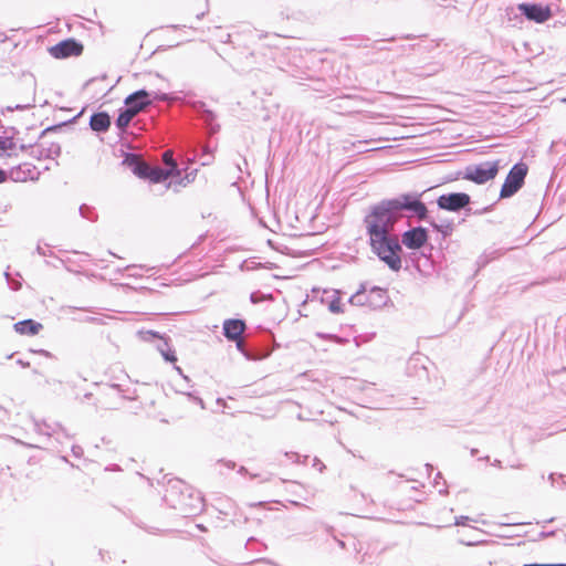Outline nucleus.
Here are the masks:
<instances>
[{"instance_id": "9d476101", "label": "nucleus", "mask_w": 566, "mask_h": 566, "mask_svg": "<svg viewBox=\"0 0 566 566\" xmlns=\"http://www.w3.org/2000/svg\"><path fill=\"white\" fill-rule=\"evenodd\" d=\"M471 203V197L467 192H449L437 198L439 209L449 212H460Z\"/></svg>"}, {"instance_id": "f8f14e48", "label": "nucleus", "mask_w": 566, "mask_h": 566, "mask_svg": "<svg viewBox=\"0 0 566 566\" xmlns=\"http://www.w3.org/2000/svg\"><path fill=\"white\" fill-rule=\"evenodd\" d=\"M429 231L422 226H417L406 230L401 234V245L403 244L407 249L419 250L428 243Z\"/></svg>"}, {"instance_id": "13d9d810", "label": "nucleus", "mask_w": 566, "mask_h": 566, "mask_svg": "<svg viewBox=\"0 0 566 566\" xmlns=\"http://www.w3.org/2000/svg\"><path fill=\"white\" fill-rule=\"evenodd\" d=\"M554 534H555V531L541 532L539 536L541 537H548V536H553Z\"/></svg>"}, {"instance_id": "9b49d317", "label": "nucleus", "mask_w": 566, "mask_h": 566, "mask_svg": "<svg viewBox=\"0 0 566 566\" xmlns=\"http://www.w3.org/2000/svg\"><path fill=\"white\" fill-rule=\"evenodd\" d=\"M518 12L527 20L544 23L553 17L549 6L536 2H522L517 4Z\"/></svg>"}, {"instance_id": "1a4fd4ad", "label": "nucleus", "mask_w": 566, "mask_h": 566, "mask_svg": "<svg viewBox=\"0 0 566 566\" xmlns=\"http://www.w3.org/2000/svg\"><path fill=\"white\" fill-rule=\"evenodd\" d=\"M83 51V43L75 38H67L48 48L50 55L56 60L80 56Z\"/></svg>"}, {"instance_id": "2eb2a0df", "label": "nucleus", "mask_w": 566, "mask_h": 566, "mask_svg": "<svg viewBox=\"0 0 566 566\" xmlns=\"http://www.w3.org/2000/svg\"><path fill=\"white\" fill-rule=\"evenodd\" d=\"M247 328L244 319L241 318H228L223 322L222 331L223 336L228 340H239L243 332Z\"/></svg>"}, {"instance_id": "c9c22d12", "label": "nucleus", "mask_w": 566, "mask_h": 566, "mask_svg": "<svg viewBox=\"0 0 566 566\" xmlns=\"http://www.w3.org/2000/svg\"><path fill=\"white\" fill-rule=\"evenodd\" d=\"M268 300H273L272 294H264L261 291H254L250 294V302L252 304H259Z\"/></svg>"}, {"instance_id": "7ed1b4c3", "label": "nucleus", "mask_w": 566, "mask_h": 566, "mask_svg": "<svg viewBox=\"0 0 566 566\" xmlns=\"http://www.w3.org/2000/svg\"><path fill=\"white\" fill-rule=\"evenodd\" d=\"M164 501L186 517L201 513L205 506L201 493L178 479L168 482Z\"/></svg>"}, {"instance_id": "6e6552de", "label": "nucleus", "mask_w": 566, "mask_h": 566, "mask_svg": "<svg viewBox=\"0 0 566 566\" xmlns=\"http://www.w3.org/2000/svg\"><path fill=\"white\" fill-rule=\"evenodd\" d=\"M528 167L523 161L516 163L510 169L501 187L500 199L513 197L524 186Z\"/></svg>"}, {"instance_id": "58836bf2", "label": "nucleus", "mask_w": 566, "mask_h": 566, "mask_svg": "<svg viewBox=\"0 0 566 566\" xmlns=\"http://www.w3.org/2000/svg\"><path fill=\"white\" fill-rule=\"evenodd\" d=\"M200 159H201V165L207 166L212 161L213 155L210 150H203L200 156Z\"/></svg>"}, {"instance_id": "37998d69", "label": "nucleus", "mask_w": 566, "mask_h": 566, "mask_svg": "<svg viewBox=\"0 0 566 566\" xmlns=\"http://www.w3.org/2000/svg\"><path fill=\"white\" fill-rule=\"evenodd\" d=\"M31 107H32V104H24V105L17 104L14 106H7V111H9V112H12L14 109L22 111V109H30Z\"/></svg>"}, {"instance_id": "72a5a7b5", "label": "nucleus", "mask_w": 566, "mask_h": 566, "mask_svg": "<svg viewBox=\"0 0 566 566\" xmlns=\"http://www.w3.org/2000/svg\"><path fill=\"white\" fill-rule=\"evenodd\" d=\"M78 211L81 217L84 219H87L92 222L97 220V213L95 212V209L88 205L83 203L80 206Z\"/></svg>"}, {"instance_id": "338daca9", "label": "nucleus", "mask_w": 566, "mask_h": 566, "mask_svg": "<svg viewBox=\"0 0 566 566\" xmlns=\"http://www.w3.org/2000/svg\"><path fill=\"white\" fill-rule=\"evenodd\" d=\"M238 472H239L240 474H245V473H248V470H247V468H244V467H240V468H239V470H238Z\"/></svg>"}, {"instance_id": "f03ea898", "label": "nucleus", "mask_w": 566, "mask_h": 566, "mask_svg": "<svg viewBox=\"0 0 566 566\" xmlns=\"http://www.w3.org/2000/svg\"><path fill=\"white\" fill-rule=\"evenodd\" d=\"M369 245L374 254L391 271L401 269L402 247L397 235L392 234V227L380 222L369 216L364 219Z\"/></svg>"}, {"instance_id": "4be33fe9", "label": "nucleus", "mask_w": 566, "mask_h": 566, "mask_svg": "<svg viewBox=\"0 0 566 566\" xmlns=\"http://www.w3.org/2000/svg\"><path fill=\"white\" fill-rule=\"evenodd\" d=\"M169 177H172L171 171L158 166H151L149 177L147 178V180H149L153 184H159L164 182Z\"/></svg>"}, {"instance_id": "864d4df0", "label": "nucleus", "mask_w": 566, "mask_h": 566, "mask_svg": "<svg viewBox=\"0 0 566 566\" xmlns=\"http://www.w3.org/2000/svg\"><path fill=\"white\" fill-rule=\"evenodd\" d=\"M462 211H464L465 216H471V214H473L474 210L471 208V203H470L465 208H463Z\"/></svg>"}, {"instance_id": "473e14b6", "label": "nucleus", "mask_w": 566, "mask_h": 566, "mask_svg": "<svg viewBox=\"0 0 566 566\" xmlns=\"http://www.w3.org/2000/svg\"><path fill=\"white\" fill-rule=\"evenodd\" d=\"M83 111H81L76 116H74L71 120L69 122H62V123H59V124H54V125H51V126H46L42 133L40 134V136L38 138H43L49 132H56L59 129H62L64 126H66L69 123H74L81 115H82Z\"/></svg>"}, {"instance_id": "c03bdc74", "label": "nucleus", "mask_w": 566, "mask_h": 566, "mask_svg": "<svg viewBox=\"0 0 566 566\" xmlns=\"http://www.w3.org/2000/svg\"><path fill=\"white\" fill-rule=\"evenodd\" d=\"M39 155H38V176L40 175V170L43 169V170H48L49 169V166L48 165H39V163L41 161V157L43 156L44 154V149H41V150H38Z\"/></svg>"}, {"instance_id": "39448f33", "label": "nucleus", "mask_w": 566, "mask_h": 566, "mask_svg": "<svg viewBox=\"0 0 566 566\" xmlns=\"http://www.w3.org/2000/svg\"><path fill=\"white\" fill-rule=\"evenodd\" d=\"M180 94L182 95L171 96L168 93L150 92L151 105L154 102H180L182 105L188 106L196 114V116L203 122L210 135L218 133L220 126L216 123V114L207 107L206 103L202 101L193 99L191 93L180 92Z\"/></svg>"}, {"instance_id": "aec40b11", "label": "nucleus", "mask_w": 566, "mask_h": 566, "mask_svg": "<svg viewBox=\"0 0 566 566\" xmlns=\"http://www.w3.org/2000/svg\"><path fill=\"white\" fill-rule=\"evenodd\" d=\"M136 115L133 114L125 105L118 109V116L115 120V125L120 133H125L129 123Z\"/></svg>"}, {"instance_id": "f257e3e1", "label": "nucleus", "mask_w": 566, "mask_h": 566, "mask_svg": "<svg viewBox=\"0 0 566 566\" xmlns=\"http://www.w3.org/2000/svg\"><path fill=\"white\" fill-rule=\"evenodd\" d=\"M423 192H405L395 198L384 199L370 208L367 214L380 222L395 228L402 218H415L419 221L428 220V207L422 201Z\"/></svg>"}, {"instance_id": "f3484780", "label": "nucleus", "mask_w": 566, "mask_h": 566, "mask_svg": "<svg viewBox=\"0 0 566 566\" xmlns=\"http://www.w3.org/2000/svg\"><path fill=\"white\" fill-rule=\"evenodd\" d=\"M389 295L386 289L373 286L368 292V307L378 310L387 305Z\"/></svg>"}, {"instance_id": "774afa93", "label": "nucleus", "mask_w": 566, "mask_h": 566, "mask_svg": "<svg viewBox=\"0 0 566 566\" xmlns=\"http://www.w3.org/2000/svg\"><path fill=\"white\" fill-rule=\"evenodd\" d=\"M470 453H471L472 457H475L479 453V450L475 449V448H472Z\"/></svg>"}, {"instance_id": "7c9ffc66", "label": "nucleus", "mask_w": 566, "mask_h": 566, "mask_svg": "<svg viewBox=\"0 0 566 566\" xmlns=\"http://www.w3.org/2000/svg\"><path fill=\"white\" fill-rule=\"evenodd\" d=\"M188 387L189 386H187V387L180 386V389L178 390V392L180 395L186 396L189 401L199 405L201 409H205L206 406H205L203 400L195 391H189Z\"/></svg>"}, {"instance_id": "2f4dec72", "label": "nucleus", "mask_w": 566, "mask_h": 566, "mask_svg": "<svg viewBox=\"0 0 566 566\" xmlns=\"http://www.w3.org/2000/svg\"><path fill=\"white\" fill-rule=\"evenodd\" d=\"M158 349L160 350L163 358L166 361L175 363L177 360L175 352L170 349L168 342L166 339H164L163 345L158 346Z\"/></svg>"}, {"instance_id": "cd10ccee", "label": "nucleus", "mask_w": 566, "mask_h": 566, "mask_svg": "<svg viewBox=\"0 0 566 566\" xmlns=\"http://www.w3.org/2000/svg\"><path fill=\"white\" fill-rule=\"evenodd\" d=\"M15 148V143L12 137L0 136V157L10 156L11 151Z\"/></svg>"}, {"instance_id": "412c9836", "label": "nucleus", "mask_w": 566, "mask_h": 566, "mask_svg": "<svg viewBox=\"0 0 566 566\" xmlns=\"http://www.w3.org/2000/svg\"><path fill=\"white\" fill-rule=\"evenodd\" d=\"M424 221L428 222L434 231L439 232L443 240L449 238L454 231V224L452 221H446L444 223H438L434 219L430 218L429 216H428V220H424Z\"/></svg>"}, {"instance_id": "5fc2aeb1", "label": "nucleus", "mask_w": 566, "mask_h": 566, "mask_svg": "<svg viewBox=\"0 0 566 566\" xmlns=\"http://www.w3.org/2000/svg\"><path fill=\"white\" fill-rule=\"evenodd\" d=\"M36 354L38 355H41V356H44V357H52L51 353H49L48 350L45 349H38L36 350Z\"/></svg>"}, {"instance_id": "a19ab883", "label": "nucleus", "mask_w": 566, "mask_h": 566, "mask_svg": "<svg viewBox=\"0 0 566 566\" xmlns=\"http://www.w3.org/2000/svg\"><path fill=\"white\" fill-rule=\"evenodd\" d=\"M4 275L7 277L8 284L10 285L11 290L17 291L20 289L21 283L19 281H14V280L11 281L10 274L8 272H6Z\"/></svg>"}, {"instance_id": "680f3d73", "label": "nucleus", "mask_w": 566, "mask_h": 566, "mask_svg": "<svg viewBox=\"0 0 566 566\" xmlns=\"http://www.w3.org/2000/svg\"><path fill=\"white\" fill-rule=\"evenodd\" d=\"M17 363H18L19 365H21L22 367H29V366H30V363H29V361H24V360H22V359H18V360H17Z\"/></svg>"}, {"instance_id": "ea45409f", "label": "nucleus", "mask_w": 566, "mask_h": 566, "mask_svg": "<svg viewBox=\"0 0 566 566\" xmlns=\"http://www.w3.org/2000/svg\"><path fill=\"white\" fill-rule=\"evenodd\" d=\"M60 153H61L60 145L56 143H52L51 146L48 148V154L45 156L46 157L59 156Z\"/></svg>"}, {"instance_id": "a18cd8bd", "label": "nucleus", "mask_w": 566, "mask_h": 566, "mask_svg": "<svg viewBox=\"0 0 566 566\" xmlns=\"http://www.w3.org/2000/svg\"><path fill=\"white\" fill-rule=\"evenodd\" d=\"M375 384L373 382H361V385L359 386V389L361 391H375V388H374Z\"/></svg>"}, {"instance_id": "4468645a", "label": "nucleus", "mask_w": 566, "mask_h": 566, "mask_svg": "<svg viewBox=\"0 0 566 566\" xmlns=\"http://www.w3.org/2000/svg\"><path fill=\"white\" fill-rule=\"evenodd\" d=\"M271 56L269 59H272V60H277V65H276V69L286 73L289 76L293 77V78H296V80H305L306 78V72L304 70H302L297 62L300 60H293V61H290L287 60V67H285L283 65V62L286 60V57H284V50H269Z\"/></svg>"}, {"instance_id": "79ce46f5", "label": "nucleus", "mask_w": 566, "mask_h": 566, "mask_svg": "<svg viewBox=\"0 0 566 566\" xmlns=\"http://www.w3.org/2000/svg\"><path fill=\"white\" fill-rule=\"evenodd\" d=\"M493 207H494V205H490V206H486V207L481 208V209H475V210L473 211V216H482V214H485V213H488V212L492 211V210H493Z\"/></svg>"}, {"instance_id": "e433bc0d", "label": "nucleus", "mask_w": 566, "mask_h": 566, "mask_svg": "<svg viewBox=\"0 0 566 566\" xmlns=\"http://www.w3.org/2000/svg\"><path fill=\"white\" fill-rule=\"evenodd\" d=\"M197 171H198L197 169H192L190 171H187L184 177H181V176L178 177L179 180L176 181V184H178L179 186L186 187L187 185L191 184L196 179Z\"/></svg>"}, {"instance_id": "c756f323", "label": "nucleus", "mask_w": 566, "mask_h": 566, "mask_svg": "<svg viewBox=\"0 0 566 566\" xmlns=\"http://www.w3.org/2000/svg\"><path fill=\"white\" fill-rule=\"evenodd\" d=\"M140 161H142V159L139 158V156L137 154L126 153L124 155L122 165L126 166L127 168H129L132 170V172H134L136 169L135 167H137Z\"/></svg>"}, {"instance_id": "dca6fc26", "label": "nucleus", "mask_w": 566, "mask_h": 566, "mask_svg": "<svg viewBox=\"0 0 566 566\" xmlns=\"http://www.w3.org/2000/svg\"><path fill=\"white\" fill-rule=\"evenodd\" d=\"M88 124L93 132L101 134L109 129L112 119L107 112H95L91 115Z\"/></svg>"}, {"instance_id": "0e129e2a", "label": "nucleus", "mask_w": 566, "mask_h": 566, "mask_svg": "<svg viewBox=\"0 0 566 566\" xmlns=\"http://www.w3.org/2000/svg\"><path fill=\"white\" fill-rule=\"evenodd\" d=\"M492 465L497 467V468H502V461H501V460H499V459H495V460L492 462Z\"/></svg>"}, {"instance_id": "c85d7f7f", "label": "nucleus", "mask_w": 566, "mask_h": 566, "mask_svg": "<svg viewBox=\"0 0 566 566\" xmlns=\"http://www.w3.org/2000/svg\"><path fill=\"white\" fill-rule=\"evenodd\" d=\"M31 165L24 164L17 168L15 171H13V178L17 181H24L28 178L33 179L32 177V170L30 168Z\"/></svg>"}, {"instance_id": "393cba45", "label": "nucleus", "mask_w": 566, "mask_h": 566, "mask_svg": "<svg viewBox=\"0 0 566 566\" xmlns=\"http://www.w3.org/2000/svg\"><path fill=\"white\" fill-rule=\"evenodd\" d=\"M348 302L355 306H368V293L365 284L360 285L359 290L348 298Z\"/></svg>"}, {"instance_id": "6ab92c4d", "label": "nucleus", "mask_w": 566, "mask_h": 566, "mask_svg": "<svg viewBox=\"0 0 566 566\" xmlns=\"http://www.w3.org/2000/svg\"><path fill=\"white\" fill-rule=\"evenodd\" d=\"M322 301L327 304L329 312L334 314L343 312L340 306V292L338 290L324 291Z\"/></svg>"}, {"instance_id": "3c124183", "label": "nucleus", "mask_w": 566, "mask_h": 566, "mask_svg": "<svg viewBox=\"0 0 566 566\" xmlns=\"http://www.w3.org/2000/svg\"><path fill=\"white\" fill-rule=\"evenodd\" d=\"M524 566H566V564H564V563H559V564H537V563H533V564H525Z\"/></svg>"}, {"instance_id": "4c0bfd02", "label": "nucleus", "mask_w": 566, "mask_h": 566, "mask_svg": "<svg viewBox=\"0 0 566 566\" xmlns=\"http://www.w3.org/2000/svg\"><path fill=\"white\" fill-rule=\"evenodd\" d=\"M284 57H286V60L283 62V65L285 67H287V63H289L287 60L293 61V60H301L302 59V56H301V54L298 52H296V51H286V50H284Z\"/></svg>"}, {"instance_id": "4d7b16f0", "label": "nucleus", "mask_w": 566, "mask_h": 566, "mask_svg": "<svg viewBox=\"0 0 566 566\" xmlns=\"http://www.w3.org/2000/svg\"><path fill=\"white\" fill-rule=\"evenodd\" d=\"M7 180V172L2 169H0V184L4 182Z\"/></svg>"}, {"instance_id": "49530a36", "label": "nucleus", "mask_w": 566, "mask_h": 566, "mask_svg": "<svg viewBox=\"0 0 566 566\" xmlns=\"http://www.w3.org/2000/svg\"><path fill=\"white\" fill-rule=\"evenodd\" d=\"M319 337L322 338H325V339H332V340H335L337 343H343L344 340L340 339V337H338L337 335H333V334H318Z\"/></svg>"}, {"instance_id": "bb28decb", "label": "nucleus", "mask_w": 566, "mask_h": 566, "mask_svg": "<svg viewBox=\"0 0 566 566\" xmlns=\"http://www.w3.org/2000/svg\"><path fill=\"white\" fill-rule=\"evenodd\" d=\"M14 329L19 334H35V322L33 319H27L14 324Z\"/></svg>"}, {"instance_id": "a878e982", "label": "nucleus", "mask_w": 566, "mask_h": 566, "mask_svg": "<svg viewBox=\"0 0 566 566\" xmlns=\"http://www.w3.org/2000/svg\"><path fill=\"white\" fill-rule=\"evenodd\" d=\"M44 428H48L45 423L42 426L38 422V449H45L52 446V437L48 431H44Z\"/></svg>"}, {"instance_id": "b1692460", "label": "nucleus", "mask_w": 566, "mask_h": 566, "mask_svg": "<svg viewBox=\"0 0 566 566\" xmlns=\"http://www.w3.org/2000/svg\"><path fill=\"white\" fill-rule=\"evenodd\" d=\"M232 342L235 343L238 350L240 353H242L248 359H261V358L268 357L271 354V350H269V349H264L261 354H255L252 350H248L245 348V345L243 344L241 337L239 338V340H232Z\"/></svg>"}, {"instance_id": "603ef678", "label": "nucleus", "mask_w": 566, "mask_h": 566, "mask_svg": "<svg viewBox=\"0 0 566 566\" xmlns=\"http://www.w3.org/2000/svg\"><path fill=\"white\" fill-rule=\"evenodd\" d=\"M83 321L85 322H92V323H101V319L97 318V317H93V316H86L85 318H83Z\"/></svg>"}, {"instance_id": "0eeeda50", "label": "nucleus", "mask_w": 566, "mask_h": 566, "mask_svg": "<svg viewBox=\"0 0 566 566\" xmlns=\"http://www.w3.org/2000/svg\"><path fill=\"white\" fill-rule=\"evenodd\" d=\"M500 168V160H488L480 164L468 165L463 172H461V176L463 179L476 185H484L496 177Z\"/></svg>"}, {"instance_id": "a211bd4d", "label": "nucleus", "mask_w": 566, "mask_h": 566, "mask_svg": "<svg viewBox=\"0 0 566 566\" xmlns=\"http://www.w3.org/2000/svg\"><path fill=\"white\" fill-rule=\"evenodd\" d=\"M106 396L116 394L124 400H136L138 397L135 388L124 387L123 385L119 384L108 385L106 387Z\"/></svg>"}, {"instance_id": "e2e57ef3", "label": "nucleus", "mask_w": 566, "mask_h": 566, "mask_svg": "<svg viewBox=\"0 0 566 566\" xmlns=\"http://www.w3.org/2000/svg\"><path fill=\"white\" fill-rule=\"evenodd\" d=\"M510 467L512 469H522V468H524V464L523 463H512V464H510Z\"/></svg>"}, {"instance_id": "ddd939ff", "label": "nucleus", "mask_w": 566, "mask_h": 566, "mask_svg": "<svg viewBox=\"0 0 566 566\" xmlns=\"http://www.w3.org/2000/svg\"><path fill=\"white\" fill-rule=\"evenodd\" d=\"M124 105L135 115L143 111H146L148 107L151 106L150 91H147L146 88H140L130 93L125 97Z\"/></svg>"}, {"instance_id": "f704fd0d", "label": "nucleus", "mask_w": 566, "mask_h": 566, "mask_svg": "<svg viewBox=\"0 0 566 566\" xmlns=\"http://www.w3.org/2000/svg\"><path fill=\"white\" fill-rule=\"evenodd\" d=\"M150 165L146 161L142 160L137 167H135V171L133 172L135 176H137L140 179L147 180L150 172Z\"/></svg>"}, {"instance_id": "20e7f679", "label": "nucleus", "mask_w": 566, "mask_h": 566, "mask_svg": "<svg viewBox=\"0 0 566 566\" xmlns=\"http://www.w3.org/2000/svg\"><path fill=\"white\" fill-rule=\"evenodd\" d=\"M261 39H256L254 44H251L245 41V45L234 55H232V60L235 63L237 67L242 72H249L252 70H262L268 67H276L277 60L269 59L271 56L269 50H282L281 48L270 44L263 43V39H268V34L262 33Z\"/></svg>"}, {"instance_id": "09e8293b", "label": "nucleus", "mask_w": 566, "mask_h": 566, "mask_svg": "<svg viewBox=\"0 0 566 566\" xmlns=\"http://www.w3.org/2000/svg\"><path fill=\"white\" fill-rule=\"evenodd\" d=\"M217 464H222L224 467H227L228 470H233L235 468V462L233 461H224V460H219L217 462Z\"/></svg>"}, {"instance_id": "5701e85b", "label": "nucleus", "mask_w": 566, "mask_h": 566, "mask_svg": "<svg viewBox=\"0 0 566 566\" xmlns=\"http://www.w3.org/2000/svg\"><path fill=\"white\" fill-rule=\"evenodd\" d=\"M163 161L166 166L165 169L171 171L172 177H180L181 170L179 169L171 150H165L163 153Z\"/></svg>"}, {"instance_id": "8fccbe9b", "label": "nucleus", "mask_w": 566, "mask_h": 566, "mask_svg": "<svg viewBox=\"0 0 566 566\" xmlns=\"http://www.w3.org/2000/svg\"><path fill=\"white\" fill-rule=\"evenodd\" d=\"M468 521H470V517L462 515V516L455 517L454 524L455 525H465Z\"/></svg>"}, {"instance_id": "de8ad7c7", "label": "nucleus", "mask_w": 566, "mask_h": 566, "mask_svg": "<svg viewBox=\"0 0 566 566\" xmlns=\"http://www.w3.org/2000/svg\"><path fill=\"white\" fill-rule=\"evenodd\" d=\"M84 451H83V448L81 446H73L72 447V454L75 457V458H81L83 455Z\"/></svg>"}, {"instance_id": "6e6d98bb", "label": "nucleus", "mask_w": 566, "mask_h": 566, "mask_svg": "<svg viewBox=\"0 0 566 566\" xmlns=\"http://www.w3.org/2000/svg\"><path fill=\"white\" fill-rule=\"evenodd\" d=\"M99 402H101L102 408H104V409H117L118 408L117 405H108V403H105L102 401H99Z\"/></svg>"}, {"instance_id": "423d86ee", "label": "nucleus", "mask_w": 566, "mask_h": 566, "mask_svg": "<svg viewBox=\"0 0 566 566\" xmlns=\"http://www.w3.org/2000/svg\"><path fill=\"white\" fill-rule=\"evenodd\" d=\"M212 35L216 40L222 43H229L233 46V55L243 49L245 45V41L254 44L256 39H261L262 32L245 24L235 29L233 32H227L221 27H214L212 30Z\"/></svg>"}, {"instance_id": "052dcab7", "label": "nucleus", "mask_w": 566, "mask_h": 566, "mask_svg": "<svg viewBox=\"0 0 566 566\" xmlns=\"http://www.w3.org/2000/svg\"><path fill=\"white\" fill-rule=\"evenodd\" d=\"M440 479H442V474H441V472H437L436 478H434V484H436V485H438V484H439Z\"/></svg>"}, {"instance_id": "bf43d9fd", "label": "nucleus", "mask_w": 566, "mask_h": 566, "mask_svg": "<svg viewBox=\"0 0 566 566\" xmlns=\"http://www.w3.org/2000/svg\"><path fill=\"white\" fill-rule=\"evenodd\" d=\"M424 467H426L427 473L430 475L433 472V465L430 463H427Z\"/></svg>"}, {"instance_id": "69168bd1", "label": "nucleus", "mask_w": 566, "mask_h": 566, "mask_svg": "<svg viewBox=\"0 0 566 566\" xmlns=\"http://www.w3.org/2000/svg\"><path fill=\"white\" fill-rule=\"evenodd\" d=\"M337 544L340 548L345 549L346 548V543L344 541H340V539H337Z\"/></svg>"}]
</instances>
